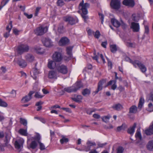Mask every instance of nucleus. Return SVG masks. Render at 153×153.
I'll use <instances>...</instances> for the list:
<instances>
[{"label":"nucleus","mask_w":153,"mask_h":153,"mask_svg":"<svg viewBox=\"0 0 153 153\" xmlns=\"http://www.w3.org/2000/svg\"><path fill=\"white\" fill-rule=\"evenodd\" d=\"M17 63L22 68H25L27 65L26 62L23 59H20L18 60Z\"/></svg>","instance_id":"obj_22"},{"label":"nucleus","mask_w":153,"mask_h":153,"mask_svg":"<svg viewBox=\"0 0 153 153\" xmlns=\"http://www.w3.org/2000/svg\"><path fill=\"white\" fill-rule=\"evenodd\" d=\"M0 70L2 73L4 74L7 71L6 68L4 66H2Z\"/></svg>","instance_id":"obj_56"},{"label":"nucleus","mask_w":153,"mask_h":153,"mask_svg":"<svg viewBox=\"0 0 153 153\" xmlns=\"http://www.w3.org/2000/svg\"><path fill=\"white\" fill-rule=\"evenodd\" d=\"M24 15L28 19H31L33 17L32 14L28 15L26 13H24Z\"/></svg>","instance_id":"obj_62"},{"label":"nucleus","mask_w":153,"mask_h":153,"mask_svg":"<svg viewBox=\"0 0 153 153\" xmlns=\"http://www.w3.org/2000/svg\"><path fill=\"white\" fill-rule=\"evenodd\" d=\"M106 59L108 61V65L110 69H111L112 67V64L111 62L110 61L108 58L106 57Z\"/></svg>","instance_id":"obj_50"},{"label":"nucleus","mask_w":153,"mask_h":153,"mask_svg":"<svg viewBox=\"0 0 153 153\" xmlns=\"http://www.w3.org/2000/svg\"><path fill=\"white\" fill-rule=\"evenodd\" d=\"M34 57L30 54H27L25 56V58L27 61L32 62L34 60Z\"/></svg>","instance_id":"obj_32"},{"label":"nucleus","mask_w":153,"mask_h":153,"mask_svg":"<svg viewBox=\"0 0 153 153\" xmlns=\"http://www.w3.org/2000/svg\"><path fill=\"white\" fill-rule=\"evenodd\" d=\"M41 137L38 133L34 137H31L30 139L32 141L31 143H42L41 141Z\"/></svg>","instance_id":"obj_8"},{"label":"nucleus","mask_w":153,"mask_h":153,"mask_svg":"<svg viewBox=\"0 0 153 153\" xmlns=\"http://www.w3.org/2000/svg\"><path fill=\"white\" fill-rule=\"evenodd\" d=\"M29 49V47L28 45L22 44L18 46L17 51L19 53L22 54L24 52H27Z\"/></svg>","instance_id":"obj_6"},{"label":"nucleus","mask_w":153,"mask_h":153,"mask_svg":"<svg viewBox=\"0 0 153 153\" xmlns=\"http://www.w3.org/2000/svg\"><path fill=\"white\" fill-rule=\"evenodd\" d=\"M106 80L103 79L98 82V83L97 88L96 90L94 92V95L97 94L99 91H101L103 88V85L106 82Z\"/></svg>","instance_id":"obj_12"},{"label":"nucleus","mask_w":153,"mask_h":153,"mask_svg":"<svg viewBox=\"0 0 153 153\" xmlns=\"http://www.w3.org/2000/svg\"><path fill=\"white\" fill-rule=\"evenodd\" d=\"M69 42V39L66 37L62 38L59 42V44L61 46H64L68 44Z\"/></svg>","instance_id":"obj_15"},{"label":"nucleus","mask_w":153,"mask_h":153,"mask_svg":"<svg viewBox=\"0 0 153 153\" xmlns=\"http://www.w3.org/2000/svg\"><path fill=\"white\" fill-rule=\"evenodd\" d=\"M128 46L129 47L131 48H134L135 47V44L134 43H128Z\"/></svg>","instance_id":"obj_61"},{"label":"nucleus","mask_w":153,"mask_h":153,"mask_svg":"<svg viewBox=\"0 0 153 153\" xmlns=\"http://www.w3.org/2000/svg\"><path fill=\"white\" fill-rule=\"evenodd\" d=\"M74 88L75 92L76 91L78 90L79 89L83 86V85L82 82L80 81H77L74 85Z\"/></svg>","instance_id":"obj_18"},{"label":"nucleus","mask_w":153,"mask_h":153,"mask_svg":"<svg viewBox=\"0 0 153 153\" xmlns=\"http://www.w3.org/2000/svg\"><path fill=\"white\" fill-rule=\"evenodd\" d=\"M48 29L47 27H43L41 26L37 28L34 30V32L37 35L42 36L47 32Z\"/></svg>","instance_id":"obj_5"},{"label":"nucleus","mask_w":153,"mask_h":153,"mask_svg":"<svg viewBox=\"0 0 153 153\" xmlns=\"http://www.w3.org/2000/svg\"><path fill=\"white\" fill-rule=\"evenodd\" d=\"M34 93V91H30L27 95H26L22 98L21 100L22 102L25 103L30 101L32 99V95Z\"/></svg>","instance_id":"obj_11"},{"label":"nucleus","mask_w":153,"mask_h":153,"mask_svg":"<svg viewBox=\"0 0 153 153\" xmlns=\"http://www.w3.org/2000/svg\"><path fill=\"white\" fill-rule=\"evenodd\" d=\"M150 94V96L149 97V99L153 102V91L151 92Z\"/></svg>","instance_id":"obj_64"},{"label":"nucleus","mask_w":153,"mask_h":153,"mask_svg":"<svg viewBox=\"0 0 153 153\" xmlns=\"http://www.w3.org/2000/svg\"><path fill=\"white\" fill-rule=\"evenodd\" d=\"M136 126V124L135 123H134L132 126L130 127L128 129L127 131V133L132 135L134 132L135 128Z\"/></svg>","instance_id":"obj_20"},{"label":"nucleus","mask_w":153,"mask_h":153,"mask_svg":"<svg viewBox=\"0 0 153 153\" xmlns=\"http://www.w3.org/2000/svg\"><path fill=\"white\" fill-rule=\"evenodd\" d=\"M83 0H82L79 5V9L82 10V18L84 19V22L87 23V20L89 19L88 16L86 15L88 13L87 8L90 6V4L85 3V4Z\"/></svg>","instance_id":"obj_1"},{"label":"nucleus","mask_w":153,"mask_h":153,"mask_svg":"<svg viewBox=\"0 0 153 153\" xmlns=\"http://www.w3.org/2000/svg\"><path fill=\"white\" fill-rule=\"evenodd\" d=\"M52 59L55 62H60L63 59V56L62 53L59 51H55L52 56Z\"/></svg>","instance_id":"obj_4"},{"label":"nucleus","mask_w":153,"mask_h":153,"mask_svg":"<svg viewBox=\"0 0 153 153\" xmlns=\"http://www.w3.org/2000/svg\"><path fill=\"white\" fill-rule=\"evenodd\" d=\"M58 71L63 74H65L68 72V68L66 66L64 65H59L57 67Z\"/></svg>","instance_id":"obj_9"},{"label":"nucleus","mask_w":153,"mask_h":153,"mask_svg":"<svg viewBox=\"0 0 153 153\" xmlns=\"http://www.w3.org/2000/svg\"><path fill=\"white\" fill-rule=\"evenodd\" d=\"M55 62L53 60L49 61L48 64V67L50 69H54L55 67Z\"/></svg>","instance_id":"obj_25"},{"label":"nucleus","mask_w":153,"mask_h":153,"mask_svg":"<svg viewBox=\"0 0 153 153\" xmlns=\"http://www.w3.org/2000/svg\"><path fill=\"white\" fill-rule=\"evenodd\" d=\"M20 122L21 124L25 126V127L27 128V122L26 120L20 118Z\"/></svg>","instance_id":"obj_34"},{"label":"nucleus","mask_w":153,"mask_h":153,"mask_svg":"<svg viewBox=\"0 0 153 153\" xmlns=\"http://www.w3.org/2000/svg\"><path fill=\"white\" fill-rule=\"evenodd\" d=\"M127 128V126L125 123H123L121 126H118L116 129L117 132H120L121 130H125Z\"/></svg>","instance_id":"obj_24"},{"label":"nucleus","mask_w":153,"mask_h":153,"mask_svg":"<svg viewBox=\"0 0 153 153\" xmlns=\"http://www.w3.org/2000/svg\"><path fill=\"white\" fill-rule=\"evenodd\" d=\"M61 109L67 112H68L70 113L71 112V109L69 108H61Z\"/></svg>","instance_id":"obj_60"},{"label":"nucleus","mask_w":153,"mask_h":153,"mask_svg":"<svg viewBox=\"0 0 153 153\" xmlns=\"http://www.w3.org/2000/svg\"><path fill=\"white\" fill-rule=\"evenodd\" d=\"M124 150V149L122 147L120 146L117 149V153H123Z\"/></svg>","instance_id":"obj_45"},{"label":"nucleus","mask_w":153,"mask_h":153,"mask_svg":"<svg viewBox=\"0 0 153 153\" xmlns=\"http://www.w3.org/2000/svg\"><path fill=\"white\" fill-rule=\"evenodd\" d=\"M58 6H62L64 4V2L62 0H58L57 2Z\"/></svg>","instance_id":"obj_52"},{"label":"nucleus","mask_w":153,"mask_h":153,"mask_svg":"<svg viewBox=\"0 0 153 153\" xmlns=\"http://www.w3.org/2000/svg\"><path fill=\"white\" fill-rule=\"evenodd\" d=\"M145 33L148 34L149 33V27L147 25L145 26Z\"/></svg>","instance_id":"obj_57"},{"label":"nucleus","mask_w":153,"mask_h":153,"mask_svg":"<svg viewBox=\"0 0 153 153\" xmlns=\"http://www.w3.org/2000/svg\"><path fill=\"white\" fill-rule=\"evenodd\" d=\"M10 0H2L1 3V4L4 6Z\"/></svg>","instance_id":"obj_53"},{"label":"nucleus","mask_w":153,"mask_h":153,"mask_svg":"<svg viewBox=\"0 0 153 153\" xmlns=\"http://www.w3.org/2000/svg\"><path fill=\"white\" fill-rule=\"evenodd\" d=\"M40 149L41 150L45 149L48 146H45L44 144H39Z\"/></svg>","instance_id":"obj_59"},{"label":"nucleus","mask_w":153,"mask_h":153,"mask_svg":"<svg viewBox=\"0 0 153 153\" xmlns=\"http://www.w3.org/2000/svg\"><path fill=\"white\" fill-rule=\"evenodd\" d=\"M48 77L50 79H57V72L54 71H49Z\"/></svg>","instance_id":"obj_16"},{"label":"nucleus","mask_w":153,"mask_h":153,"mask_svg":"<svg viewBox=\"0 0 153 153\" xmlns=\"http://www.w3.org/2000/svg\"><path fill=\"white\" fill-rule=\"evenodd\" d=\"M35 94L34 97L35 98L37 99H41L44 96V95H42L39 92H35Z\"/></svg>","instance_id":"obj_37"},{"label":"nucleus","mask_w":153,"mask_h":153,"mask_svg":"<svg viewBox=\"0 0 153 153\" xmlns=\"http://www.w3.org/2000/svg\"><path fill=\"white\" fill-rule=\"evenodd\" d=\"M7 103L3 101L2 99L0 98V106L2 107H6L7 106Z\"/></svg>","instance_id":"obj_40"},{"label":"nucleus","mask_w":153,"mask_h":153,"mask_svg":"<svg viewBox=\"0 0 153 153\" xmlns=\"http://www.w3.org/2000/svg\"><path fill=\"white\" fill-rule=\"evenodd\" d=\"M91 93V90L87 88L83 89L82 92V95L84 96H89Z\"/></svg>","instance_id":"obj_28"},{"label":"nucleus","mask_w":153,"mask_h":153,"mask_svg":"<svg viewBox=\"0 0 153 153\" xmlns=\"http://www.w3.org/2000/svg\"><path fill=\"white\" fill-rule=\"evenodd\" d=\"M116 83L117 81L116 80H110L108 83L106 87L111 85L112 83H114V84L111 86V88L113 90H115L117 87Z\"/></svg>","instance_id":"obj_19"},{"label":"nucleus","mask_w":153,"mask_h":153,"mask_svg":"<svg viewBox=\"0 0 153 153\" xmlns=\"http://www.w3.org/2000/svg\"><path fill=\"white\" fill-rule=\"evenodd\" d=\"M41 8L40 7H37L36 8V10H35V13L34 14V16H37L39 12V11L40 10V9Z\"/></svg>","instance_id":"obj_58"},{"label":"nucleus","mask_w":153,"mask_h":153,"mask_svg":"<svg viewBox=\"0 0 153 153\" xmlns=\"http://www.w3.org/2000/svg\"><path fill=\"white\" fill-rule=\"evenodd\" d=\"M135 62V65H134L135 68L137 67L136 65H137L142 72L144 73L146 72L147 69L143 64L138 60H136Z\"/></svg>","instance_id":"obj_10"},{"label":"nucleus","mask_w":153,"mask_h":153,"mask_svg":"<svg viewBox=\"0 0 153 153\" xmlns=\"http://www.w3.org/2000/svg\"><path fill=\"white\" fill-rule=\"evenodd\" d=\"M24 142V140L22 138H19L15 141L14 143H23Z\"/></svg>","instance_id":"obj_49"},{"label":"nucleus","mask_w":153,"mask_h":153,"mask_svg":"<svg viewBox=\"0 0 153 153\" xmlns=\"http://www.w3.org/2000/svg\"><path fill=\"white\" fill-rule=\"evenodd\" d=\"M144 100L143 98L141 97L140 99L139 103L138 104V108H141L143 106V105L144 103Z\"/></svg>","instance_id":"obj_43"},{"label":"nucleus","mask_w":153,"mask_h":153,"mask_svg":"<svg viewBox=\"0 0 153 153\" xmlns=\"http://www.w3.org/2000/svg\"><path fill=\"white\" fill-rule=\"evenodd\" d=\"M111 22L113 25L116 27H118L120 26V23L117 20L114 18L111 19Z\"/></svg>","instance_id":"obj_21"},{"label":"nucleus","mask_w":153,"mask_h":153,"mask_svg":"<svg viewBox=\"0 0 153 153\" xmlns=\"http://www.w3.org/2000/svg\"><path fill=\"white\" fill-rule=\"evenodd\" d=\"M63 20L71 25H75L79 22V20L76 17H73L68 15L64 17L63 18Z\"/></svg>","instance_id":"obj_2"},{"label":"nucleus","mask_w":153,"mask_h":153,"mask_svg":"<svg viewBox=\"0 0 153 153\" xmlns=\"http://www.w3.org/2000/svg\"><path fill=\"white\" fill-rule=\"evenodd\" d=\"M42 41L43 45L47 47H51L53 46V42L49 38H43Z\"/></svg>","instance_id":"obj_7"},{"label":"nucleus","mask_w":153,"mask_h":153,"mask_svg":"<svg viewBox=\"0 0 153 153\" xmlns=\"http://www.w3.org/2000/svg\"><path fill=\"white\" fill-rule=\"evenodd\" d=\"M132 19L133 21L136 22H137L138 21L137 17L134 14L132 15Z\"/></svg>","instance_id":"obj_63"},{"label":"nucleus","mask_w":153,"mask_h":153,"mask_svg":"<svg viewBox=\"0 0 153 153\" xmlns=\"http://www.w3.org/2000/svg\"><path fill=\"white\" fill-rule=\"evenodd\" d=\"M62 138L60 140V142L61 143H67L69 141V139L68 138H66L65 136H62Z\"/></svg>","instance_id":"obj_39"},{"label":"nucleus","mask_w":153,"mask_h":153,"mask_svg":"<svg viewBox=\"0 0 153 153\" xmlns=\"http://www.w3.org/2000/svg\"><path fill=\"white\" fill-rule=\"evenodd\" d=\"M37 144H29L28 145L27 147L29 149H35L37 146Z\"/></svg>","instance_id":"obj_51"},{"label":"nucleus","mask_w":153,"mask_h":153,"mask_svg":"<svg viewBox=\"0 0 153 153\" xmlns=\"http://www.w3.org/2000/svg\"><path fill=\"white\" fill-rule=\"evenodd\" d=\"M23 144H14L15 147L19 152H20L23 148Z\"/></svg>","instance_id":"obj_35"},{"label":"nucleus","mask_w":153,"mask_h":153,"mask_svg":"<svg viewBox=\"0 0 153 153\" xmlns=\"http://www.w3.org/2000/svg\"><path fill=\"white\" fill-rule=\"evenodd\" d=\"M137 108L136 106L133 105L129 108V113L130 114H135L137 112Z\"/></svg>","instance_id":"obj_31"},{"label":"nucleus","mask_w":153,"mask_h":153,"mask_svg":"<svg viewBox=\"0 0 153 153\" xmlns=\"http://www.w3.org/2000/svg\"><path fill=\"white\" fill-rule=\"evenodd\" d=\"M109 118L110 117L108 116H107L102 117V120L103 122L107 123L108 122Z\"/></svg>","instance_id":"obj_46"},{"label":"nucleus","mask_w":153,"mask_h":153,"mask_svg":"<svg viewBox=\"0 0 153 153\" xmlns=\"http://www.w3.org/2000/svg\"><path fill=\"white\" fill-rule=\"evenodd\" d=\"M73 47L71 46H69L66 48V51L67 54L69 57H71L72 55V51Z\"/></svg>","instance_id":"obj_26"},{"label":"nucleus","mask_w":153,"mask_h":153,"mask_svg":"<svg viewBox=\"0 0 153 153\" xmlns=\"http://www.w3.org/2000/svg\"><path fill=\"white\" fill-rule=\"evenodd\" d=\"M125 59V61L129 62L130 63L132 64L134 66V65H135V64L136 63V60H135L134 61H133L130 59V58L128 56H126Z\"/></svg>","instance_id":"obj_42"},{"label":"nucleus","mask_w":153,"mask_h":153,"mask_svg":"<svg viewBox=\"0 0 153 153\" xmlns=\"http://www.w3.org/2000/svg\"><path fill=\"white\" fill-rule=\"evenodd\" d=\"M110 5L111 9L118 11L120 8L121 2L120 0H111Z\"/></svg>","instance_id":"obj_3"},{"label":"nucleus","mask_w":153,"mask_h":153,"mask_svg":"<svg viewBox=\"0 0 153 153\" xmlns=\"http://www.w3.org/2000/svg\"><path fill=\"white\" fill-rule=\"evenodd\" d=\"M135 137L136 139H139L140 141L142 140V137L140 129H138L137 130L135 134Z\"/></svg>","instance_id":"obj_30"},{"label":"nucleus","mask_w":153,"mask_h":153,"mask_svg":"<svg viewBox=\"0 0 153 153\" xmlns=\"http://www.w3.org/2000/svg\"><path fill=\"white\" fill-rule=\"evenodd\" d=\"M12 21H10L9 23V24L6 27V30L10 32L12 27Z\"/></svg>","instance_id":"obj_38"},{"label":"nucleus","mask_w":153,"mask_h":153,"mask_svg":"<svg viewBox=\"0 0 153 153\" xmlns=\"http://www.w3.org/2000/svg\"><path fill=\"white\" fill-rule=\"evenodd\" d=\"M122 3L124 5L131 7H134L135 5L134 0H123Z\"/></svg>","instance_id":"obj_13"},{"label":"nucleus","mask_w":153,"mask_h":153,"mask_svg":"<svg viewBox=\"0 0 153 153\" xmlns=\"http://www.w3.org/2000/svg\"><path fill=\"white\" fill-rule=\"evenodd\" d=\"M100 19L101 20V23L103 24V20L104 19V16L103 14L99 13H98Z\"/></svg>","instance_id":"obj_55"},{"label":"nucleus","mask_w":153,"mask_h":153,"mask_svg":"<svg viewBox=\"0 0 153 153\" xmlns=\"http://www.w3.org/2000/svg\"><path fill=\"white\" fill-rule=\"evenodd\" d=\"M144 133L147 135H151L153 134V127L152 125H150L148 128L145 130Z\"/></svg>","instance_id":"obj_17"},{"label":"nucleus","mask_w":153,"mask_h":153,"mask_svg":"<svg viewBox=\"0 0 153 153\" xmlns=\"http://www.w3.org/2000/svg\"><path fill=\"white\" fill-rule=\"evenodd\" d=\"M111 51L113 53H115L117 50V46L115 45H112L110 46Z\"/></svg>","instance_id":"obj_36"},{"label":"nucleus","mask_w":153,"mask_h":153,"mask_svg":"<svg viewBox=\"0 0 153 153\" xmlns=\"http://www.w3.org/2000/svg\"><path fill=\"white\" fill-rule=\"evenodd\" d=\"M96 110V109L95 108H90L86 110V112L88 114L91 115L92 112L95 111Z\"/></svg>","instance_id":"obj_44"},{"label":"nucleus","mask_w":153,"mask_h":153,"mask_svg":"<svg viewBox=\"0 0 153 153\" xmlns=\"http://www.w3.org/2000/svg\"><path fill=\"white\" fill-rule=\"evenodd\" d=\"M131 28L133 30L134 32H138L140 30V26L139 24L134 22L131 23Z\"/></svg>","instance_id":"obj_14"},{"label":"nucleus","mask_w":153,"mask_h":153,"mask_svg":"<svg viewBox=\"0 0 153 153\" xmlns=\"http://www.w3.org/2000/svg\"><path fill=\"white\" fill-rule=\"evenodd\" d=\"M71 99L74 101L79 103L81 102V100L82 99V97L81 95H77L76 97H72Z\"/></svg>","instance_id":"obj_29"},{"label":"nucleus","mask_w":153,"mask_h":153,"mask_svg":"<svg viewBox=\"0 0 153 153\" xmlns=\"http://www.w3.org/2000/svg\"><path fill=\"white\" fill-rule=\"evenodd\" d=\"M95 144H91L90 145H88L86 147H85V148L84 150L86 151H89L91 149V147L92 146L95 145Z\"/></svg>","instance_id":"obj_54"},{"label":"nucleus","mask_w":153,"mask_h":153,"mask_svg":"<svg viewBox=\"0 0 153 153\" xmlns=\"http://www.w3.org/2000/svg\"><path fill=\"white\" fill-rule=\"evenodd\" d=\"M25 129L20 128L18 132L20 134L25 136H27V128L25 127Z\"/></svg>","instance_id":"obj_27"},{"label":"nucleus","mask_w":153,"mask_h":153,"mask_svg":"<svg viewBox=\"0 0 153 153\" xmlns=\"http://www.w3.org/2000/svg\"><path fill=\"white\" fill-rule=\"evenodd\" d=\"M64 27L62 24H60L58 27V31L60 33H62L63 32Z\"/></svg>","instance_id":"obj_41"},{"label":"nucleus","mask_w":153,"mask_h":153,"mask_svg":"<svg viewBox=\"0 0 153 153\" xmlns=\"http://www.w3.org/2000/svg\"><path fill=\"white\" fill-rule=\"evenodd\" d=\"M112 107L113 109L117 111H120L123 108V106L119 103L113 105Z\"/></svg>","instance_id":"obj_23"},{"label":"nucleus","mask_w":153,"mask_h":153,"mask_svg":"<svg viewBox=\"0 0 153 153\" xmlns=\"http://www.w3.org/2000/svg\"><path fill=\"white\" fill-rule=\"evenodd\" d=\"M64 91L68 93L75 92L74 88V86L68 87L64 88Z\"/></svg>","instance_id":"obj_33"},{"label":"nucleus","mask_w":153,"mask_h":153,"mask_svg":"<svg viewBox=\"0 0 153 153\" xmlns=\"http://www.w3.org/2000/svg\"><path fill=\"white\" fill-rule=\"evenodd\" d=\"M146 147L149 151H153V144H147Z\"/></svg>","instance_id":"obj_47"},{"label":"nucleus","mask_w":153,"mask_h":153,"mask_svg":"<svg viewBox=\"0 0 153 153\" xmlns=\"http://www.w3.org/2000/svg\"><path fill=\"white\" fill-rule=\"evenodd\" d=\"M100 36V31L97 30L95 32L94 34V37L96 39H99Z\"/></svg>","instance_id":"obj_48"}]
</instances>
